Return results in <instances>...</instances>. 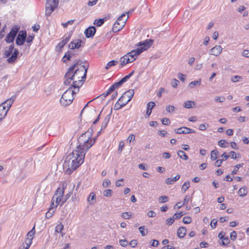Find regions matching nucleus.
Returning a JSON list of instances; mask_svg holds the SVG:
<instances>
[{
  "mask_svg": "<svg viewBox=\"0 0 249 249\" xmlns=\"http://www.w3.org/2000/svg\"><path fill=\"white\" fill-rule=\"evenodd\" d=\"M96 31L94 26H90L85 30L84 34L87 38H92L94 36Z\"/></svg>",
  "mask_w": 249,
  "mask_h": 249,
  "instance_id": "obj_14",
  "label": "nucleus"
},
{
  "mask_svg": "<svg viewBox=\"0 0 249 249\" xmlns=\"http://www.w3.org/2000/svg\"><path fill=\"white\" fill-rule=\"evenodd\" d=\"M119 243L121 246L125 247L128 245V241L126 239H124V240L121 239V240H119Z\"/></svg>",
  "mask_w": 249,
  "mask_h": 249,
  "instance_id": "obj_49",
  "label": "nucleus"
},
{
  "mask_svg": "<svg viewBox=\"0 0 249 249\" xmlns=\"http://www.w3.org/2000/svg\"><path fill=\"white\" fill-rule=\"evenodd\" d=\"M66 201V199L62 198L59 197L56 195H53L52 199V206L54 208H56L59 204L62 201L61 205L62 206Z\"/></svg>",
  "mask_w": 249,
  "mask_h": 249,
  "instance_id": "obj_13",
  "label": "nucleus"
},
{
  "mask_svg": "<svg viewBox=\"0 0 249 249\" xmlns=\"http://www.w3.org/2000/svg\"><path fill=\"white\" fill-rule=\"evenodd\" d=\"M35 226L27 234V238L33 239L35 233Z\"/></svg>",
  "mask_w": 249,
  "mask_h": 249,
  "instance_id": "obj_38",
  "label": "nucleus"
},
{
  "mask_svg": "<svg viewBox=\"0 0 249 249\" xmlns=\"http://www.w3.org/2000/svg\"><path fill=\"white\" fill-rule=\"evenodd\" d=\"M85 156V154L83 152L78 150L76 148L67 156L71 160L73 159L76 161H78L80 164L83 163Z\"/></svg>",
  "mask_w": 249,
  "mask_h": 249,
  "instance_id": "obj_7",
  "label": "nucleus"
},
{
  "mask_svg": "<svg viewBox=\"0 0 249 249\" xmlns=\"http://www.w3.org/2000/svg\"><path fill=\"white\" fill-rule=\"evenodd\" d=\"M18 30L19 28L17 27H14L12 28L10 33L6 36L5 39V41L8 43L12 42L14 41Z\"/></svg>",
  "mask_w": 249,
  "mask_h": 249,
  "instance_id": "obj_11",
  "label": "nucleus"
},
{
  "mask_svg": "<svg viewBox=\"0 0 249 249\" xmlns=\"http://www.w3.org/2000/svg\"><path fill=\"white\" fill-rule=\"evenodd\" d=\"M243 165V163H241V164H237L236 165H235L234 167V169L231 172V174L232 175H235L236 174L238 169L242 167Z\"/></svg>",
  "mask_w": 249,
  "mask_h": 249,
  "instance_id": "obj_41",
  "label": "nucleus"
},
{
  "mask_svg": "<svg viewBox=\"0 0 249 249\" xmlns=\"http://www.w3.org/2000/svg\"><path fill=\"white\" fill-rule=\"evenodd\" d=\"M1 107H0V122L6 115V112L5 111H1Z\"/></svg>",
  "mask_w": 249,
  "mask_h": 249,
  "instance_id": "obj_51",
  "label": "nucleus"
},
{
  "mask_svg": "<svg viewBox=\"0 0 249 249\" xmlns=\"http://www.w3.org/2000/svg\"><path fill=\"white\" fill-rule=\"evenodd\" d=\"M174 131L177 134H189L194 132L193 130L186 127H181L179 128L175 129Z\"/></svg>",
  "mask_w": 249,
  "mask_h": 249,
  "instance_id": "obj_17",
  "label": "nucleus"
},
{
  "mask_svg": "<svg viewBox=\"0 0 249 249\" xmlns=\"http://www.w3.org/2000/svg\"><path fill=\"white\" fill-rule=\"evenodd\" d=\"M112 191L111 189H107L103 192V195L106 197H110L112 196Z\"/></svg>",
  "mask_w": 249,
  "mask_h": 249,
  "instance_id": "obj_46",
  "label": "nucleus"
},
{
  "mask_svg": "<svg viewBox=\"0 0 249 249\" xmlns=\"http://www.w3.org/2000/svg\"><path fill=\"white\" fill-rule=\"evenodd\" d=\"M180 178V175H176L174 178H167L165 181V182L167 184H172L173 182L177 181Z\"/></svg>",
  "mask_w": 249,
  "mask_h": 249,
  "instance_id": "obj_24",
  "label": "nucleus"
},
{
  "mask_svg": "<svg viewBox=\"0 0 249 249\" xmlns=\"http://www.w3.org/2000/svg\"><path fill=\"white\" fill-rule=\"evenodd\" d=\"M96 196L95 194L93 193H91L88 198V201L89 202L90 205H92L93 203L92 201L94 200L95 199Z\"/></svg>",
  "mask_w": 249,
  "mask_h": 249,
  "instance_id": "obj_35",
  "label": "nucleus"
},
{
  "mask_svg": "<svg viewBox=\"0 0 249 249\" xmlns=\"http://www.w3.org/2000/svg\"><path fill=\"white\" fill-rule=\"evenodd\" d=\"M74 21V20H70L66 23H62V25L64 28H67L69 25H72Z\"/></svg>",
  "mask_w": 249,
  "mask_h": 249,
  "instance_id": "obj_55",
  "label": "nucleus"
},
{
  "mask_svg": "<svg viewBox=\"0 0 249 249\" xmlns=\"http://www.w3.org/2000/svg\"><path fill=\"white\" fill-rule=\"evenodd\" d=\"M110 114H108L106 116V117L105 118V119L102 123V124L101 125V128L100 131H101L102 129H105L106 128L107 124L110 120Z\"/></svg>",
  "mask_w": 249,
  "mask_h": 249,
  "instance_id": "obj_25",
  "label": "nucleus"
},
{
  "mask_svg": "<svg viewBox=\"0 0 249 249\" xmlns=\"http://www.w3.org/2000/svg\"><path fill=\"white\" fill-rule=\"evenodd\" d=\"M192 222V219L190 216H185L183 219V222L184 224H190Z\"/></svg>",
  "mask_w": 249,
  "mask_h": 249,
  "instance_id": "obj_48",
  "label": "nucleus"
},
{
  "mask_svg": "<svg viewBox=\"0 0 249 249\" xmlns=\"http://www.w3.org/2000/svg\"><path fill=\"white\" fill-rule=\"evenodd\" d=\"M66 184L63 183L62 184V187H59L53 195H56V196L63 198V196L64 193V189L66 188Z\"/></svg>",
  "mask_w": 249,
  "mask_h": 249,
  "instance_id": "obj_19",
  "label": "nucleus"
},
{
  "mask_svg": "<svg viewBox=\"0 0 249 249\" xmlns=\"http://www.w3.org/2000/svg\"><path fill=\"white\" fill-rule=\"evenodd\" d=\"M68 71V76L69 78L72 76L73 79L71 86L75 89H77V91H79V88L83 84V82L86 79L88 66L81 65L80 61L78 60L70 67Z\"/></svg>",
  "mask_w": 249,
  "mask_h": 249,
  "instance_id": "obj_1",
  "label": "nucleus"
},
{
  "mask_svg": "<svg viewBox=\"0 0 249 249\" xmlns=\"http://www.w3.org/2000/svg\"><path fill=\"white\" fill-rule=\"evenodd\" d=\"M95 139L91 138V134L89 131L86 132L82 134L78 139V145L76 149L86 154L88 150L93 145Z\"/></svg>",
  "mask_w": 249,
  "mask_h": 249,
  "instance_id": "obj_3",
  "label": "nucleus"
},
{
  "mask_svg": "<svg viewBox=\"0 0 249 249\" xmlns=\"http://www.w3.org/2000/svg\"><path fill=\"white\" fill-rule=\"evenodd\" d=\"M15 99L16 96H13L10 98L1 103L0 105V107H1L2 109L1 111H5L7 113Z\"/></svg>",
  "mask_w": 249,
  "mask_h": 249,
  "instance_id": "obj_10",
  "label": "nucleus"
},
{
  "mask_svg": "<svg viewBox=\"0 0 249 249\" xmlns=\"http://www.w3.org/2000/svg\"><path fill=\"white\" fill-rule=\"evenodd\" d=\"M222 48L220 45H217L212 48L209 51L210 54L216 56H218L222 51Z\"/></svg>",
  "mask_w": 249,
  "mask_h": 249,
  "instance_id": "obj_15",
  "label": "nucleus"
},
{
  "mask_svg": "<svg viewBox=\"0 0 249 249\" xmlns=\"http://www.w3.org/2000/svg\"><path fill=\"white\" fill-rule=\"evenodd\" d=\"M222 245L224 246H226L229 243V239L228 237H223V239H222Z\"/></svg>",
  "mask_w": 249,
  "mask_h": 249,
  "instance_id": "obj_59",
  "label": "nucleus"
},
{
  "mask_svg": "<svg viewBox=\"0 0 249 249\" xmlns=\"http://www.w3.org/2000/svg\"><path fill=\"white\" fill-rule=\"evenodd\" d=\"M59 0H48L46 4V15L50 16L58 6Z\"/></svg>",
  "mask_w": 249,
  "mask_h": 249,
  "instance_id": "obj_8",
  "label": "nucleus"
},
{
  "mask_svg": "<svg viewBox=\"0 0 249 249\" xmlns=\"http://www.w3.org/2000/svg\"><path fill=\"white\" fill-rule=\"evenodd\" d=\"M124 83V82L123 81V80L121 79L120 81L114 83V84L111 85L110 87L114 90L115 89H117L119 88V87H120L122 85V84Z\"/></svg>",
  "mask_w": 249,
  "mask_h": 249,
  "instance_id": "obj_30",
  "label": "nucleus"
},
{
  "mask_svg": "<svg viewBox=\"0 0 249 249\" xmlns=\"http://www.w3.org/2000/svg\"><path fill=\"white\" fill-rule=\"evenodd\" d=\"M129 244L131 247L135 248L137 245V241L136 240H132L129 242Z\"/></svg>",
  "mask_w": 249,
  "mask_h": 249,
  "instance_id": "obj_64",
  "label": "nucleus"
},
{
  "mask_svg": "<svg viewBox=\"0 0 249 249\" xmlns=\"http://www.w3.org/2000/svg\"><path fill=\"white\" fill-rule=\"evenodd\" d=\"M68 71H67V72L65 74V78H64V84L65 85L68 86L71 84V81H73V79L72 76H70L71 77L69 78V76H68Z\"/></svg>",
  "mask_w": 249,
  "mask_h": 249,
  "instance_id": "obj_26",
  "label": "nucleus"
},
{
  "mask_svg": "<svg viewBox=\"0 0 249 249\" xmlns=\"http://www.w3.org/2000/svg\"><path fill=\"white\" fill-rule=\"evenodd\" d=\"M19 53L17 49H14L13 44H11L8 48H6L4 50L3 56L4 57L8 58L7 62L9 64H13L17 60L18 55Z\"/></svg>",
  "mask_w": 249,
  "mask_h": 249,
  "instance_id": "obj_5",
  "label": "nucleus"
},
{
  "mask_svg": "<svg viewBox=\"0 0 249 249\" xmlns=\"http://www.w3.org/2000/svg\"><path fill=\"white\" fill-rule=\"evenodd\" d=\"M134 71H133L129 74L123 77L122 79L124 82H126L133 74Z\"/></svg>",
  "mask_w": 249,
  "mask_h": 249,
  "instance_id": "obj_47",
  "label": "nucleus"
},
{
  "mask_svg": "<svg viewBox=\"0 0 249 249\" xmlns=\"http://www.w3.org/2000/svg\"><path fill=\"white\" fill-rule=\"evenodd\" d=\"M178 156L185 160H187L188 159V156L186 153L182 150H179L178 153Z\"/></svg>",
  "mask_w": 249,
  "mask_h": 249,
  "instance_id": "obj_28",
  "label": "nucleus"
},
{
  "mask_svg": "<svg viewBox=\"0 0 249 249\" xmlns=\"http://www.w3.org/2000/svg\"><path fill=\"white\" fill-rule=\"evenodd\" d=\"M54 207L51 206L49 211L46 213V217L47 218H50L53 214L54 213Z\"/></svg>",
  "mask_w": 249,
  "mask_h": 249,
  "instance_id": "obj_29",
  "label": "nucleus"
},
{
  "mask_svg": "<svg viewBox=\"0 0 249 249\" xmlns=\"http://www.w3.org/2000/svg\"><path fill=\"white\" fill-rule=\"evenodd\" d=\"M70 160L71 159L67 156L63 164L64 170L67 174H71L75 170Z\"/></svg>",
  "mask_w": 249,
  "mask_h": 249,
  "instance_id": "obj_9",
  "label": "nucleus"
},
{
  "mask_svg": "<svg viewBox=\"0 0 249 249\" xmlns=\"http://www.w3.org/2000/svg\"><path fill=\"white\" fill-rule=\"evenodd\" d=\"M155 104L153 102H149L147 104L146 115L149 116L152 112V108L155 107Z\"/></svg>",
  "mask_w": 249,
  "mask_h": 249,
  "instance_id": "obj_22",
  "label": "nucleus"
},
{
  "mask_svg": "<svg viewBox=\"0 0 249 249\" xmlns=\"http://www.w3.org/2000/svg\"><path fill=\"white\" fill-rule=\"evenodd\" d=\"M118 63V61L117 60H111L107 63L106 66V69L107 70H108L110 69L112 66H115L116 64H117Z\"/></svg>",
  "mask_w": 249,
  "mask_h": 249,
  "instance_id": "obj_33",
  "label": "nucleus"
},
{
  "mask_svg": "<svg viewBox=\"0 0 249 249\" xmlns=\"http://www.w3.org/2000/svg\"><path fill=\"white\" fill-rule=\"evenodd\" d=\"M218 145L221 147L226 148L228 146V142L224 140H220L218 142Z\"/></svg>",
  "mask_w": 249,
  "mask_h": 249,
  "instance_id": "obj_39",
  "label": "nucleus"
},
{
  "mask_svg": "<svg viewBox=\"0 0 249 249\" xmlns=\"http://www.w3.org/2000/svg\"><path fill=\"white\" fill-rule=\"evenodd\" d=\"M27 34L25 31H20L16 39V44L20 46L24 44L25 39L26 38Z\"/></svg>",
  "mask_w": 249,
  "mask_h": 249,
  "instance_id": "obj_12",
  "label": "nucleus"
},
{
  "mask_svg": "<svg viewBox=\"0 0 249 249\" xmlns=\"http://www.w3.org/2000/svg\"><path fill=\"white\" fill-rule=\"evenodd\" d=\"M134 94V90L130 89L126 91L121 97L123 99H127L125 102H127V104L132 99Z\"/></svg>",
  "mask_w": 249,
  "mask_h": 249,
  "instance_id": "obj_16",
  "label": "nucleus"
},
{
  "mask_svg": "<svg viewBox=\"0 0 249 249\" xmlns=\"http://www.w3.org/2000/svg\"><path fill=\"white\" fill-rule=\"evenodd\" d=\"M105 20H106L105 18H99L98 19H95L94 21L93 24L98 27H100L104 24Z\"/></svg>",
  "mask_w": 249,
  "mask_h": 249,
  "instance_id": "obj_32",
  "label": "nucleus"
},
{
  "mask_svg": "<svg viewBox=\"0 0 249 249\" xmlns=\"http://www.w3.org/2000/svg\"><path fill=\"white\" fill-rule=\"evenodd\" d=\"M125 16V14H122L117 18V20L114 23L112 27V31L114 33H117L119 32L124 26L125 23L128 18V17L126 18L123 19V18Z\"/></svg>",
  "mask_w": 249,
  "mask_h": 249,
  "instance_id": "obj_6",
  "label": "nucleus"
},
{
  "mask_svg": "<svg viewBox=\"0 0 249 249\" xmlns=\"http://www.w3.org/2000/svg\"><path fill=\"white\" fill-rule=\"evenodd\" d=\"M70 39V36L65 37L63 40L60 42L56 47L57 51H60L65 45L68 42Z\"/></svg>",
  "mask_w": 249,
  "mask_h": 249,
  "instance_id": "obj_18",
  "label": "nucleus"
},
{
  "mask_svg": "<svg viewBox=\"0 0 249 249\" xmlns=\"http://www.w3.org/2000/svg\"><path fill=\"white\" fill-rule=\"evenodd\" d=\"M218 151L216 150H212L211 152V159L215 160L217 158Z\"/></svg>",
  "mask_w": 249,
  "mask_h": 249,
  "instance_id": "obj_37",
  "label": "nucleus"
},
{
  "mask_svg": "<svg viewBox=\"0 0 249 249\" xmlns=\"http://www.w3.org/2000/svg\"><path fill=\"white\" fill-rule=\"evenodd\" d=\"M151 45V43L147 41L142 43H140L137 48L121 57L120 68H122L127 64L134 62L139 54L149 48Z\"/></svg>",
  "mask_w": 249,
  "mask_h": 249,
  "instance_id": "obj_2",
  "label": "nucleus"
},
{
  "mask_svg": "<svg viewBox=\"0 0 249 249\" xmlns=\"http://www.w3.org/2000/svg\"><path fill=\"white\" fill-rule=\"evenodd\" d=\"M161 122L164 125H168L170 123L169 119L166 118H164L162 119Z\"/></svg>",
  "mask_w": 249,
  "mask_h": 249,
  "instance_id": "obj_63",
  "label": "nucleus"
},
{
  "mask_svg": "<svg viewBox=\"0 0 249 249\" xmlns=\"http://www.w3.org/2000/svg\"><path fill=\"white\" fill-rule=\"evenodd\" d=\"M242 80V77L240 76L235 75L231 78V81L232 82H240Z\"/></svg>",
  "mask_w": 249,
  "mask_h": 249,
  "instance_id": "obj_42",
  "label": "nucleus"
},
{
  "mask_svg": "<svg viewBox=\"0 0 249 249\" xmlns=\"http://www.w3.org/2000/svg\"><path fill=\"white\" fill-rule=\"evenodd\" d=\"M190 187V181H186L182 186V191L184 193Z\"/></svg>",
  "mask_w": 249,
  "mask_h": 249,
  "instance_id": "obj_43",
  "label": "nucleus"
},
{
  "mask_svg": "<svg viewBox=\"0 0 249 249\" xmlns=\"http://www.w3.org/2000/svg\"><path fill=\"white\" fill-rule=\"evenodd\" d=\"M248 193V191L246 187H242L240 188L238 191V194L241 197H244L246 196Z\"/></svg>",
  "mask_w": 249,
  "mask_h": 249,
  "instance_id": "obj_27",
  "label": "nucleus"
},
{
  "mask_svg": "<svg viewBox=\"0 0 249 249\" xmlns=\"http://www.w3.org/2000/svg\"><path fill=\"white\" fill-rule=\"evenodd\" d=\"M178 81L176 79H174L171 81V85L174 88H176L178 84Z\"/></svg>",
  "mask_w": 249,
  "mask_h": 249,
  "instance_id": "obj_56",
  "label": "nucleus"
},
{
  "mask_svg": "<svg viewBox=\"0 0 249 249\" xmlns=\"http://www.w3.org/2000/svg\"><path fill=\"white\" fill-rule=\"evenodd\" d=\"M139 231L142 236L146 235L148 233V230L147 229H145V227L144 226L140 227L139 228Z\"/></svg>",
  "mask_w": 249,
  "mask_h": 249,
  "instance_id": "obj_34",
  "label": "nucleus"
},
{
  "mask_svg": "<svg viewBox=\"0 0 249 249\" xmlns=\"http://www.w3.org/2000/svg\"><path fill=\"white\" fill-rule=\"evenodd\" d=\"M183 215V214L182 213V212L176 213L174 214L173 217L174 218V219H179Z\"/></svg>",
  "mask_w": 249,
  "mask_h": 249,
  "instance_id": "obj_53",
  "label": "nucleus"
},
{
  "mask_svg": "<svg viewBox=\"0 0 249 249\" xmlns=\"http://www.w3.org/2000/svg\"><path fill=\"white\" fill-rule=\"evenodd\" d=\"M191 199L190 196L189 195H186L183 200L182 205H185L187 204Z\"/></svg>",
  "mask_w": 249,
  "mask_h": 249,
  "instance_id": "obj_60",
  "label": "nucleus"
},
{
  "mask_svg": "<svg viewBox=\"0 0 249 249\" xmlns=\"http://www.w3.org/2000/svg\"><path fill=\"white\" fill-rule=\"evenodd\" d=\"M64 226L63 224L60 223L58 224L55 228V231L57 233H61L63 230Z\"/></svg>",
  "mask_w": 249,
  "mask_h": 249,
  "instance_id": "obj_36",
  "label": "nucleus"
},
{
  "mask_svg": "<svg viewBox=\"0 0 249 249\" xmlns=\"http://www.w3.org/2000/svg\"><path fill=\"white\" fill-rule=\"evenodd\" d=\"M195 103L192 101H187L184 104V107L187 108H190L192 107V105H195Z\"/></svg>",
  "mask_w": 249,
  "mask_h": 249,
  "instance_id": "obj_40",
  "label": "nucleus"
},
{
  "mask_svg": "<svg viewBox=\"0 0 249 249\" xmlns=\"http://www.w3.org/2000/svg\"><path fill=\"white\" fill-rule=\"evenodd\" d=\"M72 86H71L62 95L60 100V103L63 107H67L71 104L74 99V95L77 91H74L72 90Z\"/></svg>",
  "mask_w": 249,
  "mask_h": 249,
  "instance_id": "obj_4",
  "label": "nucleus"
},
{
  "mask_svg": "<svg viewBox=\"0 0 249 249\" xmlns=\"http://www.w3.org/2000/svg\"><path fill=\"white\" fill-rule=\"evenodd\" d=\"M114 91V90L112 89V88H111V87H110V88L108 89L105 92H104L103 94V96L105 97H107V96H108L109 94H110L112 92H113Z\"/></svg>",
  "mask_w": 249,
  "mask_h": 249,
  "instance_id": "obj_52",
  "label": "nucleus"
},
{
  "mask_svg": "<svg viewBox=\"0 0 249 249\" xmlns=\"http://www.w3.org/2000/svg\"><path fill=\"white\" fill-rule=\"evenodd\" d=\"M110 184V181L109 179L105 180L103 182V187L104 188H107Z\"/></svg>",
  "mask_w": 249,
  "mask_h": 249,
  "instance_id": "obj_54",
  "label": "nucleus"
},
{
  "mask_svg": "<svg viewBox=\"0 0 249 249\" xmlns=\"http://www.w3.org/2000/svg\"><path fill=\"white\" fill-rule=\"evenodd\" d=\"M174 221H175V219L173 218V217L172 218H171V217L169 218L166 220V224L167 225H168L169 226H170L173 224Z\"/></svg>",
  "mask_w": 249,
  "mask_h": 249,
  "instance_id": "obj_61",
  "label": "nucleus"
},
{
  "mask_svg": "<svg viewBox=\"0 0 249 249\" xmlns=\"http://www.w3.org/2000/svg\"><path fill=\"white\" fill-rule=\"evenodd\" d=\"M70 160L71 162L72 165H73V167L75 168V169L81 164L79 163L78 161H76L75 160H73V159H71Z\"/></svg>",
  "mask_w": 249,
  "mask_h": 249,
  "instance_id": "obj_50",
  "label": "nucleus"
},
{
  "mask_svg": "<svg viewBox=\"0 0 249 249\" xmlns=\"http://www.w3.org/2000/svg\"><path fill=\"white\" fill-rule=\"evenodd\" d=\"M201 79H199L196 81H192L189 83V86L191 88H193L196 86H199L201 84Z\"/></svg>",
  "mask_w": 249,
  "mask_h": 249,
  "instance_id": "obj_31",
  "label": "nucleus"
},
{
  "mask_svg": "<svg viewBox=\"0 0 249 249\" xmlns=\"http://www.w3.org/2000/svg\"><path fill=\"white\" fill-rule=\"evenodd\" d=\"M237 237V234L236 231H233L230 234V237L231 239L233 241L236 240Z\"/></svg>",
  "mask_w": 249,
  "mask_h": 249,
  "instance_id": "obj_57",
  "label": "nucleus"
},
{
  "mask_svg": "<svg viewBox=\"0 0 249 249\" xmlns=\"http://www.w3.org/2000/svg\"><path fill=\"white\" fill-rule=\"evenodd\" d=\"M123 100L121 97L118 100L114 105V109L119 110L127 104V102H122Z\"/></svg>",
  "mask_w": 249,
  "mask_h": 249,
  "instance_id": "obj_21",
  "label": "nucleus"
},
{
  "mask_svg": "<svg viewBox=\"0 0 249 249\" xmlns=\"http://www.w3.org/2000/svg\"><path fill=\"white\" fill-rule=\"evenodd\" d=\"M132 214L130 212H124L122 214V217L125 219H129L131 217Z\"/></svg>",
  "mask_w": 249,
  "mask_h": 249,
  "instance_id": "obj_45",
  "label": "nucleus"
},
{
  "mask_svg": "<svg viewBox=\"0 0 249 249\" xmlns=\"http://www.w3.org/2000/svg\"><path fill=\"white\" fill-rule=\"evenodd\" d=\"M135 140V136L133 134H131L128 137L127 141L130 143L131 142L134 141Z\"/></svg>",
  "mask_w": 249,
  "mask_h": 249,
  "instance_id": "obj_62",
  "label": "nucleus"
},
{
  "mask_svg": "<svg viewBox=\"0 0 249 249\" xmlns=\"http://www.w3.org/2000/svg\"><path fill=\"white\" fill-rule=\"evenodd\" d=\"M214 100L217 102H223L225 100V98L223 96H222V97L217 96L215 98Z\"/></svg>",
  "mask_w": 249,
  "mask_h": 249,
  "instance_id": "obj_58",
  "label": "nucleus"
},
{
  "mask_svg": "<svg viewBox=\"0 0 249 249\" xmlns=\"http://www.w3.org/2000/svg\"><path fill=\"white\" fill-rule=\"evenodd\" d=\"M186 232V229L185 227H181L178 229L177 234L179 238H183Z\"/></svg>",
  "mask_w": 249,
  "mask_h": 249,
  "instance_id": "obj_23",
  "label": "nucleus"
},
{
  "mask_svg": "<svg viewBox=\"0 0 249 249\" xmlns=\"http://www.w3.org/2000/svg\"><path fill=\"white\" fill-rule=\"evenodd\" d=\"M82 41L80 40H76L71 42L69 45V48L71 49H78L81 46Z\"/></svg>",
  "mask_w": 249,
  "mask_h": 249,
  "instance_id": "obj_20",
  "label": "nucleus"
},
{
  "mask_svg": "<svg viewBox=\"0 0 249 249\" xmlns=\"http://www.w3.org/2000/svg\"><path fill=\"white\" fill-rule=\"evenodd\" d=\"M168 197L166 196H161L159 198V202L162 203L166 202L168 201Z\"/></svg>",
  "mask_w": 249,
  "mask_h": 249,
  "instance_id": "obj_44",
  "label": "nucleus"
}]
</instances>
